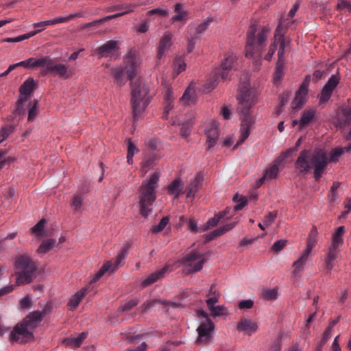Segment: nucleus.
<instances>
[{
    "label": "nucleus",
    "instance_id": "nucleus-48",
    "mask_svg": "<svg viewBox=\"0 0 351 351\" xmlns=\"http://www.w3.org/2000/svg\"><path fill=\"white\" fill-rule=\"evenodd\" d=\"M210 314L213 317H219L226 314L227 309L223 306H215L209 308Z\"/></svg>",
    "mask_w": 351,
    "mask_h": 351
},
{
    "label": "nucleus",
    "instance_id": "nucleus-60",
    "mask_svg": "<svg viewBox=\"0 0 351 351\" xmlns=\"http://www.w3.org/2000/svg\"><path fill=\"white\" fill-rule=\"evenodd\" d=\"M162 117L167 119L169 111L173 108V101H165Z\"/></svg>",
    "mask_w": 351,
    "mask_h": 351
},
{
    "label": "nucleus",
    "instance_id": "nucleus-16",
    "mask_svg": "<svg viewBox=\"0 0 351 351\" xmlns=\"http://www.w3.org/2000/svg\"><path fill=\"white\" fill-rule=\"evenodd\" d=\"M48 73H55L62 78H69L71 76L68 70V66L65 64L58 63L54 59L49 57V63H47V69L44 74Z\"/></svg>",
    "mask_w": 351,
    "mask_h": 351
},
{
    "label": "nucleus",
    "instance_id": "nucleus-14",
    "mask_svg": "<svg viewBox=\"0 0 351 351\" xmlns=\"http://www.w3.org/2000/svg\"><path fill=\"white\" fill-rule=\"evenodd\" d=\"M125 258V256L119 254L116 258L115 261L113 263L112 261L105 263L97 274L90 280V283L96 282L99 280L106 272H114L120 265L122 261Z\"/></svg>",
    "mask_w": 351,
    "mask_h": 351
},
{
    "label": "nucleus",
    "instance_id": "nucleus-63",
    "mask_svg": "<svg viewBox=\"0 0 351 351\" xmlns=\"http://www.w3.org/2000/svg\"><path fill=\"white\" fill-rule=\"evenodd\" d=\"M254 305V302L252 300H241L239 303V307L241 309L251 308Z\"/></svg>",
    "mask_w": 351,
    "mask_h": 351
},
{
    "label": "nucleus",
    "instance_id": "nucleus-59",
    "mask_svg": "<svg viewBox=\"0 0 351 351\" xmlns=\"http://www.w3.org/2000/svg\"><path fill=\"white\" fill-rule=\"evenodd\" d=\"M285 246V240H279V241H276L272 247H271V250L274 252H279L280 251H281L284 247Z\"/></svg>",
    "mask_w": 351,
    "mask_h": 351
},
{
    "label": "nucleus",
    "instance_id": "nucleus-27",
    "mask_svg": "<svg viewBox=\"0 0 351 351\" xmlns=\"http://www.w3.org/2000/svg\"><path fill=\"white\" fill-rule=\"evenodd\" d=\"M258 328L256 322L249 319H243L239 322L237 330L240 332L244 331L249 335L254 333Z\"/></svg>",
    "mask_w": 351,
    "mask_h": 351
},
{
    "label": "nucleus",
    "instance_id": "nucleus-37",
    "mask_svg": "<svg viewBox=\"0 0 351 351\" xmlns=\"http://www.w3.org/2000/svg\"><path fill=\"white\" fill-rule=\"evenodd\" d=\"M38 101L36 99L29 103V110L27 120L29 122L34 121L37 115L38 114Z\"/></svg>",
    "mask_w": 351,
    "mask_h": 351
},
{
    "label": "nucleus",
    "instance_id": "nucleus-41",
    "mask_svg": "<svg viewBox=\"0 0 351 351\" xmlns=\"http://www.w3.org/2000/svg\"><path fill=\"white\" fill-rule=\"evenodd\" d=\"M186 66V64L182 57L176 58L173 61L175 76L179 75L182 71H184Z\"/></svg>",
    "mask_w": 351,
    "mask_h": 351
},
{
    "label": "nucleus",
    "instance_id": "nucleus-29",
    "mask_svg": "<svg viewBox=\"0 0 351 351\" xmlns=\"http://www.w3.org/2000/svg\"><path fill=\"white\" fill-rule=\"evenodd\" d=\"M315 112V110L313 108L305 109L302 112L300 119L298 120L300 130L308 125L314 119Z\"/></svg>",
    "mask_w": 351,
    "mask_h": 351
},
{
    "label": "nucleus",
    "instance_id": "nucleus-45",
    "mask_svg": "<svg viewBox=\"0 0 351 351\" xmlns=\"http://www.w3.org/2000/svg\"><path fill=\"white\" fill-rule=\"evenodd\" d=\"M228 213V208H226L223 212L216 214L213 218L208 219V221H207L208 224L210 226V228L215 226L219 223L220 219L224 217Z\"/></svg>",
    "mask_w": 351,
    "mask_h": 351
},
{
    "label": "nucleus",
    "instance_id": "nucleus-52",
    "mask_svg": "<svg viewBox=\"0 0 351 351\" xmlns=\"http://www.w3.org/2000/svg\"><path fill=\"white\" fill-rule=\"evenodd\" d=\"M344 124L349 123L351 121V106H347L341 110V117Z\"/></svg>",
    "mask_w": 351,
    "mask_h": 351
},
{
    "label": "nucleus",
    "instance_id": "nucleus-1",
    "mask_svg": "<svg viewBox=\"0 0 351 351\" xmlns=\"http://www.w3.org/2000/svg\"><path fill=\"white\" fill-rule=\"evenodd\" d=\"M258 93L254 88H250L248 82L241 83L238 95L239 107L240 110L241 136L234 148L242 144L250 135V129L254 123L251 108L257 101Z\"/></svg>",
    "mask_w": 351,
    "mask_h": 351
},
{
    "label": "nucleus",
    "instance_id": "nucleus-18",
    "mask_svg": "<svg viewBox=\"0 0 351 351\" xmlns=\"http://www.w3.org/2000/svg\"><path fill=\"white\" fill-rule=\"evenodd\" d=\"M214 323L210 319H207L205 322L202 323L197 328L198 337L196 342L208 343L211 338V332L214 330Z\"/></svg>",
    "mask_w": 351,
    "mask_h": 351
},
{
    "label": "nucleus",
    "instance_id": "nucleus-20",
    "mask_svg": "<svg viewBox=\"0 0 351 351\" xmlns=\"http://www.w3.org/2000/svg\"><path fill=\"white\" fill-rule=\"evenodd\" d=\"M204 180V176L201 172L197 173L195 175V177L192 179L189 185L186 186L184 190V193L186 194L187 198H194L195 197V194L197 193L199 189H200L202 182Z\"/></svg>",
    "mask_w": 351,
    "mask_h": 351
},
{
    "label": "nucleus",
    "instance_id": "nucleus-33",
    "mask_svg": "<svg viewBox=\"0 0 351 351\" xmlns=\"http://www.w3.org/2000/svg\"><path fill=\"white\" fill-rule=\"evenodd\" d=\"M345 232V227L339 226L332 235V241L331 246L332 248H338L343 243V235Z\"/></svg>",
    "mask_w": 351,
    "mask_h": 351
},
{
    "label": "nucleus",
    "instance_id": "nucleus-4",
    "mask_svg": "<svg viewBox=\"0 0 351 351\" xmlns=\"http://www.w3.org/2000/svg\"><path fill=\"white\" fill-rule=\"evenodd\" d=\"M138 67V62L135 53L130 51L124 57L123 64L112 69L111 73L114 77V82L119 86L124 85L127 80L133 82Z\"/></svg>",
    "mask_w": 351,
    "mask_h": 351
},
{
    "label": "nucleus",
    "instance_id": "nucleus-25",
    "mask_svg": "<svg viewBox=\"0 0 351 351\" xmlns=\"http://www.w3.org/2000/svg\"><path fill=\"white\" fill-rule=\"evenodd\" d=\"M184 184L180 178H176L171 182L167 186L168 193L174 195V198H178L181 194L184 193Z\"/></svg>",
    "mask_w": 351,
    "mask_h": 351
},
{
    "label": "nucleus",
    "instance_id": "nucleus-40",
    "mask_svg": "<svg viewBox=\"0 0 351 351\" xmlns=\"http://www.w3.org/2000/svg\"><path fill=\"white\" fill-rule=\"evenodd\" d=\"M182 7V5L181 3H176L175 5V12L178 14L171 18L173 22L186 21L187 19V12L186 11H181Z\"/></svg>",
    "mask_w": 351,
    "mask_h": 351
},
{
    "label": "nucleus",
    "instance_id": "nucleus-10",
    "mask_svg": "<svg viewBox=\"0 0 351 351\" xmlns=\"http://www.w3.org/2000/svg\"><path fill=\"white\" fill-rule=\"evenodd\" d=\"M316 243V234L314 231H311L307 239V244L306 248L303 250L302 254L300 258L294 262L293 267V276L296 277L299 273L303 269L304 265L308 258V255L312 251L313 247Z\"/></svg>",
    "mask_w": 351,
    "mask_h": 351
},
{
    "label": "nucleus",
    "instance_id": "nucleus-42",
    "mask_svg": "<svg viewBox=\"0 0 351 351\" xmlns=\"http://www.w3.org/2000/svg\"><path fill=\"white\" fill-rule=\"evenodd\" d=\"M219 77H221L220 73L217 71H215L211 79L205 84V90L210 92L214 89L218 84Z\"/></svg>",
    "mask_w": 351,
    "mask_h": 351
},
{
    "label": "nucleus",
    "instance_id": "nucleus-64",
    "mask_svg": "<svg viewBox=\"0 0 351 351\" xmlns=\"http://www.w3.org/2000/svg\"><path fill=\"white\" fill-rule=\"evenodd\" d=\"M189 224V230L193 232L196 233L198 232L197 223L195 219H190L188 222Z\"/></svg>",
    "mask_w": 351,
    "mask_h": 351
},
{
    "label": "nucleus",
    "instance_id": "nucleus-8",
    "mask_svg": "<svg viewBox=\"0 0 351 351\" xmlns=\"http://www.w3.org/2000/svg\"><path fill=\"white\" fill-rule=\"evenodd\" d=\"M256 25H250L247 30L245 46V56L247 58H252L254 56H260L269 32L266 27H263L257 35H256Z\"/></svg>",
    "mask_w": 351,
    "mask_h": 351
},
{
    "label": "nucleus",
    "instance_id": "nucleus-19",
    "mask_svg": "<svg viewBox=\"0 0 351 351\" xmlns=\"http://www.w3.org/2000/svg\"><path fill=\"white\" fill-rule=\"evenodd\" d=\"M237 60V56L232 52H228L226 55V58L222 61L220 67L215 70L220 73L222 80H226L228 79L229 71L234 67V64Z\"/></svg>",
    "mask_w": 351,
    "mask_h": 351
},
{
    "label": "nucleus",
    "instance_id": "nucleus-22",
    "mask_svg": "<svg viewBox=\"0 0 351 351\" xmlns=\"http://www.w3.org/2000/svg\"><path fill=\"white\" fill-rule=\"evenodd\" d=\"M207 150L213 147L219 138V130L217 123H212L206 131Z\"/></svg>",
    "mask_w": 351,
    "mask_h": 351
},
{
    "label": "nucleus",
    "instance_id": "nucleus-32",
    "mask_svg": "<svg viewBox=\"0 0 351 351\" xmlns=\"http://www.w3.org/2000/svg\"><path fill=\"white\" fill-rule=\"evenodd\" d=\"M87 289L84 288L82 289L80 291L75 293L70 299L68 305L70 307V310L73 311L80 304L82 299L84 298V296L86 294Z\"/></svg>",
    "mask_w": 351,
    "mask_h": 351
},
{
    "label": "nucleus",
    "instance_id": "nucleus-38",
    "mask_svg": "<svg viewBox=\"0 0 351 351\" xmlns=\"http://www.w3.org/2000/svg\"><path fill=\"white\" fill-rule=\"evenodd\" d=\"M211 22V19H207L204 22L199 24L197 27H195L193 25H189L188 26V28L191 32H192V30L195 29V34H201L203 32H204V31H206V29L208 28Z\"/></svg>",
    "mask_w": 351,
    "mask_h": 351
},
{
    "label": "nucleus",
    "instance_id": "nucleus-56",
    "mask_svg": "<svg viewBox=\"0 0 351 351\" xmlns=\"http://www.w3.org/2000/svg\"><path fill=\"white\" fill-rule=\"evenodd\" d=\"M344 9H347L351 12V2L348 0H339L337 4V10L341 11Z\"/></svg>",
    "mask_w": 351,
    "mask_h": 351
},
{
    "label": "nucleus",
    "instance_id": "nucleus-15",
    "mask_svg": "<svg viewBox=\"0 0 351 351\" xmlns=\"http://www.w3.org/2000/svg\"><path fill=\"white\" fill-rule=\"evenodd\" d=\"M339 82V77L337 75H332L326 83L318 98L320 104L326 103L331 97L333 90Z\"/></svg>",
    "mask_w": 351,
    "mask_h": 351
},
{
    "label": "nucleus",
    "instance_id": "nucleus-47",
    "mask_svg": "<svg viewBox=\"0 0 351 351\" xmlns=\"http://www.w3.org/2000/svg\"><path fill=\"white\" fill-rule=\"evenodd\" d=\"M299 7H300V3L297 2L293 5V7L289 10L288 15L287 16V28H288L289 27H291L292 25V24L294 23L295 21H290L289 18L292 19L295 16L296 12L299 9Z\"/></svg>",
    "mask_w": 351,
    "mask_h": 351
},
{
    "label": "nucleus",
    "instance_id": "nucleus-34",
    "mask_svg": "<svg viewBox=\"0 0 351 351\" xmlns=\"http://www.w3.org/2000/svg\"><path fill=\"white\" fill-rule=\"evenodd\" d=\"M132 11H133V9L130 8V9H128V10L124 11V12L117 13V14H112V15H110V16H105V17H104L102 19H100L99 20H95V21H92L90 23H88L87 25H90V27L95 26V25L101 24V23L105 22V21L111 20L112 19H116V18H118L119 16H123L125 14L130 13Z\"/></svg>",
    "mask_w": 351,
    "mask_h": 351
},
{
    "label": "nucleus",
    "instance_id": "nucleus-3",
    "mask_svg": "<svg viewBox=\"0 0 351 351\" xmlns=\"http://www.w3.org/2000/svg\"><path fill=\"white\" fill-rule=\"evenodd\" d=\"M285 21L282 17H280L279 21V24L277 26L274 41L269 47L268 53L266 54L265 59L269 61L275 51L277 49V47L279 46L278 49V60L276 66V71L274 76V83L275 85L278 86L282 78L283 74V69L285 66V58H284V51L285 47Z\"/></svg>",
    "mask_w": 351,
    "mask_h": 351
},
{
    "label": "nucleus",
    "instance_id": "nucleus-61",
    "mask_svg": "<svg viewBox=\"0 0 351 351\" xmlns=\"http://www.w3.org/2000/svg\"><path fill=\"white\" fill-rule=\"evenodd\" d=\"M162 117L167 119L169 111L173 108V101H165Z\"/></svg>",
    "mask_w": 351,
    "mask_h": 351
},
{
    "label": "nucleus",
    "instance_id": "nucleus-53",
    "mask_svg": "<svg viewBox=\"0 0 351 351\" xmlns=\"http://www.w3.org/2000/svg\"><path fill=\"white\" fill-rule=\"evenodd\" d=\"M157 303H160V301L157 299L147 300L141 306V312L145 313L148 311L152 307L154 306Z\"/></svg>",
    "mask_w": 351,
    "mask_h": 351
},
{
    "label": "nucleus",
    "instance_id": "nucleus-51",
    "mask_svg": "<svg viewBox=\"0 0 351 351\" xmlns=\"http://www.w3.org/2000/svg\"><path fill=\"white\" fill-rule=\"evenodd\" d=\"M193 123L192 121L182 123L180 127V134L184 137H187L191 134V128Z\"/></svg>",
    "mask_w": 351,
    "mask_h": 351
},
{
    "label": "nucleus",
    "instance_id": "nucleus-35",
    "mask_svg": "<svg viewBox=\"0 0 351 351\" xmlns=\"http://www.w3.org/2000/svg\"><path fill=\"white\" fill-rule=\"evenodd\" d=\"M180 102L190 105L194 104L195 101V90L193 88L189 86L184 91L183 95L180 99Z\"/></svg>",
    "mask_w": 351,
    "mask_h": 351
},
{
    "label": "nucleus",
    "instance_id": "nucleus-13",
    "mask_svg": "<svg viewBox=\"0 0 351 351\" xmlns=\"http://www.w3.org/2000/svg\"><path fill=\"white\" fill-rule=\"evenodd\" d=\"M125 258V256L119 254L116 258L115 261L113 263L112 261L105 263L97 274L90 280V283L96 282L99 280L106 272H114L120 265L122 261Z\"/></svg>",
    "mask_w": 351,
    "mask_h": 351
},
{
    "label": "nucleus",
    "instance_id": "nucleus-39",
    "mask_svg": "<svg viewBox=\"0 0 351 351\" xmlns=\"http://www.w3.org/2000/svg\"><path fill=\"white\" fill-rule=\"evenodd\" d=\"M56 241L52 239L44 240L37 250L38 254H46L53 247Z\"/></svg>",
    "mask_w": 351,
    "mask_h": 351
},
{
    "label": "nucleus",
    "instance_id": "nucleus-11",
    "mask_svg": "<svg viewBox=\"0 0 351 351\" xmlns=\"http://www.w3.org/2000/svg\"><path fill=\"white\" fill-rule=\"evenodd\" d=\"M205 262L206 259L204 255L195 251H192L187 254L182 260V264L190 267L188 271L189 273H195L200 271Z\"/></svg>",
    "mask_w": 351,
    "mask_h": 351
},
{
    "label": "nucleus",
    "instance_id": "nucleus-36",
    "mask_svg": "<svg viewBox=\"0 0 351 351\" xmlns=\"http://www.w3.org/2000/svg\"><path fill=\"white\" fill-rule=\"evenodd\" d=\"M337 249L338 248H332V246H330L329 248V251H328L326 258V267H325V269L328 271H330L333 268V261L337 258Z\"/></svg>",
    "mask_w": 351,
    "mask_h": 351
},
{
    "label": "nucleus",
    "instance_id": "nucleus-5",
    "mask_svg": "<svg viewBox=\"0 0 351 351\" xmlns=\"http://www.w3.org/2000/svg\"><path fill=\"white\" fill-rule=\"evenodd\" d=\"M160 175L154 172L149 180L143 182L139 195L140 213L143 217H146L152 211L151 206L156 200V195L155 189L159 180Z\"/></svg>",
    "mask_w": 351,
    "mask_h": 351
},
{
    "label": "nucleus",
    "instance_id": "nucleus-57",
    "mask_svg": "<svg viewBox=\"0 0 351 351\" xmlns=\"http://www.w3.org/2000/svg\"><path fill=\"white\" fill-rule=\"evenodd\" d=\"M146 146L151 151H155L158 149L159 141L156 138H149L145 142Z\"/></svg>",
    "mask_w": 351,
    "mask_h": 351
},
{
    "label": "nucleus",
    "instance_id": "nucleus-44",
    "mask_svg": "<svg viewBox=\"0 0 351 351\" xmlns=\"http://www.w3.org/2000/svg\"><path fill=\"white\" fill-rule=\"evenodd\" d=\"M27 97H20L16 102V108L14 111L16 115H23L25 114V110L24 108V104L27 102Z\"/></svg>",
    "mask_w": 351,
    "mask_h": 351
},
{
    "label": "nucleus",
    "instance_id": "nucleus-23",
    "mask_svg": "<svg viewBox=\"0 0 351 351\" xmlns=\"http://www.w3.org/2000/svg\"><path fill=\"white\" fill-rule=\"evenodd\" d=\"M173 35L169 32H166L161 38L158 47L157 58L161 59L165 53L170 48L172 45Z\"/></svg>",
    "mask_w": 351,
    "mask_h": 351
},
{
    "label": "nucleus",
    "instance_id": "nucleus-54",
    "mask_svg": "<svg viewBox=\"0 0 351 351\" xmlns=\"http://www.w3.org/2000/svg\"><path fill=\"white\" fill-rule=\"evenodd\" d=\"M163 97L165 101H173L175 97L172 88L171 86H166L165 90L163 92Z\"/></svg>",
    "mask_w": 351,
    "mask_h": 351
},
{
    "label": "nucleus",
    "instance_id": "nucleus-2",
    "mask_svg": "<svg viewBox=\"0 0 351 351\" xmlns=\"http://www.w3.org/2000/svg\"><path fill=\"white\" fill-rule=\"evenodd\" d=\"M326 154L322 149L311 153L310 151H302L296 162L297 167L300 171L306 173L309 169H314V178L319 180L328 165Z\"/></svg>",
    "mask_w": 351,
    "mask_h": 351
},
{
    "label": "nucleus",
    "instance_id": "nucleus-28",
    "mask_svg": "<svg viewBox=\"0 0 351 351\" xmlns=\"http://www.w3.org/2000/svg\"><path fill=\"white\" fill-rule=\"evenodd\" d=\"M36 86L34 80L32 77H29L20 87V97H27V100H28L29 96L36 88Z\"/></svg>",
    "mask_w": 351,
    "mask_h": 351
},
{
    "label": "nucleus",
    "instance_id": "nucleus-43",
    "mask_svg": "<svg viewBox=\"0 0 351 351\" xmlns=\"http://www.w3.org/2000/svg\"><path fill=\"white\" fill-rule=\"evenodd\" d=\"M84 200L83 195L81 194H76L71 202V206L73 208V210L75 213H77L80 211L81 206L82 205V202Z\"/></svg>",
    "mask_w": 351,
    "mask_h": 351
},
{
    "label": "nucleus",
    "instance_id": "nucleus-55",
    "mask_svg": "<svg viewBox=\"0 0 351 351\" xmlns=\"http://www.w3.org/2000/svg\"><path fill=\"white\" fill-rule=\"evenodd\" d=\"M263 296L266 300H274L277 298V290L276 289H265L263 291Z\"/></svg>",
    "mask_w": 351,
    "mask_h": 351
},
{
    "label": "nucleus",
    "instance_id": "nucleus-6",
    "mask_svg": "<svg viewBox=\"0 0 351 351\" xmlns=\"http://www.w3.org/2000/svg\"><path fill=\"white\" fill-rule=\"evenodd\" d=\"M130 84L132 88L131 104L133 117L136 120L149 104L151 97L148 95V88L140 80L133 81Z\"/></svg>",
    "mask_w": 351,
    "mask_h": 351
},
{
    "label": "nucleus",
    "instance_id": "nucleus-49",
    "mask_svg": "<svg viewBox=\"0 0 351 351\" xmlns=\"http://www.w3.org/2000/svg\"><path fill=\"white\" fill-rule=\"evenodd\" d=\"M14 128L12 125L3 127L0 130V143L6 139L8 136L13 133Z\"/></svg>",
    "mask_w": 351,
    "mask_h": 351
},
{
    "label": "nucleus",
    "instance_id": "nucleus-24",
    "mask_svg": "<svg viewBox=\"0 0 351 351\" xmlns=\"http://www.w3.org/2000/svg\"><path fill=\"white\" fill-rule=\"evenodd\" d=\"M169 265H166L162 269L149 274L141 283L143 287H146L159 279L164 277L165 274L168 271Z\"/></svg>",
    "mask_w": 351,
    "mask_h": 351
},
{
    "label": "nucleus",
    "instance_id": "nucleus-26",
    "mask_svg": "<svg viewBox=\"0 0 351 351\" xmlns=\"http://www.w3.org/2000/svg\"><path fill=\"white\" fill-rule=\"evenodd\" d=\"M118 47V43L116 40H108L103 45L96 49V53L100 58L108 57L112 52Z\"/></svg>",
    "mask_w": 351,
    "mask_h": 351
},
{
    "label": "nucleus",
    "instance_id": "nucleus-30",
    "mask_svg": "<svg viewBox=\"0 0 351 351\" xmlns=\"http://www.w3.org/2000/svg\"><path fill=\"white\" fill-rule=\"evenodd\" d=\"M49 61V56H43L40 58H28L29 69H36L40 67L47 69V63Z\"/></svg>",
    "mask_w": 351,
    "mask_h": 351
},
{
    "label": "nucleus",
    "instance_id": "nucleus-9",
    "mask_svg": "<svg viewBox=\"0 0 351 351\" xmlns=\"http://www.w3.org/2000/svg\"><path fill=\"white\" fill-rule=\"evenodd\" d=\"M43 315L39 311H34L29 313L23 323L17 324L10 333V339L14 341L19 340V335L28 337L32 335V332L28 331V328H34L37 326L43 318Z\"/></svg>",
    "mask_w": 351,
    "mask_h": 351
},
{
    "label": "nucleus",
    "instance_id": "nucleus-31",
    "mask_svg": "<svg viewBox=\"0 0 351 351\" xmlns=\"http://www.w3.org/2000/svg\"><path fill=\"white\" fill-rule=\"evenodd\" d=\"M161 156L157 153L147 154L141 162V169L146 173L155 161L159 160Z\"/></svg>",
    "mask_w": 351,
    "mask_h": 351
},
{
    "label": "nucleus",
    "instance_id": "nucleus-12",
    "mask_svg": "<svg viewBox=\"0 0 351 351\" xmlns=\"http://www.w3.org/2000/svg\"><path fill=\"white\" fill-rule=\"evenodd\" d=\"M285 166V152H282L280 156L275 160L271 167L267 169L262 178L258 180V185L261 186L263 184L266 179H273L276 177L280 169H282Z\"/></svg>",
    "mask_w": 351,
    "mask_h": 351
},
{
    "label": "nucleus",
    "instance_id": "nucleus-46",
    "mask_svg": "<svg viewBox=\"0 0 351 351\" xmlns=\"http://www.w3.org/2000/svg\"><path fill=\"white\" fill-rule=\"evenodd\" d=\"M169 221V217L166 216L163 217L158 225L153 226L152 231L153 233H158L162 231Z\"/></svg>",
    "mask_w": 351,
    "mask_h": 351
},
{
    "label": "nucleus",
    "instance_id": "nucleus-17",
    "mask_svg": "<svg viewBox=\"0 0 351 351\" xmlns=\"http://www.w3.org/2000/svg\"><path fill=\"white\" fill-rule=\"evenodd\" d=\"M308 83L303 82L295 93V98L291 102V108L295 111L301 109L306 104V95L308 93Z\"/></svg>",
    "mask_w": 351,
    "mask_h": 351
},
{
    "label": "nucleus",
    "instance_id": "nucleus-50",
    "mask_svg": "<svg viewBox=\"0 0 351 351\" xmlns=\"http://www.w3.org/2000/svg\"><path fill=\"white\" fill-rule=\"evenodd\" d=\"M46 221L45 219L40 220L34 227L31 228L32 232L40 237L44 229Z\"/></svg>",
    "mask_w": 351,
    "mask_h": 351
},
{
    "label": "nucleus",
    "instance_id": "nucleus-7",
    "mask_svg": "<svg viewBox=\"0 0 351 351\" xmlns=\"http://www.w3.org/2000/svg\"><path fill=\"white\" fill-rule=\"evenodd\" d=\"M16 285H25L31 282L36 276L38 263L26 254L19 255L15 261Z\"/></svg>",
    "mask_w": 351,
    "mask_h": 351
},
{
    "label": "nucleus",
    "instance_id": "nucleus-62",
    "mask_svg": "<svg viewBox=\"0 0 351 351\" xmlns=\"http://www.w3.org/2000/svg\"><path fill=\"white\" fill-rule=\"evenodd\" d=\"M159 14L160 16H167L168 11L161 8H155L147 12V15Z\"/></svg>",
    "mask_w": 351,
    "mask_h": 351
},
{
    "label": "nucleus",
    "instance_id": "nucleus-21",
    "mask_svg": "<svg viewBox=\"0 0 351 351\" xmlns=\"http://www.w3.org/2000/svg\"><path fill=\"white\" fill-rule=\"evenodd\" d=\"M78 16H82V14L80 13L71 14L65 17L60 16V17H58L56 19H53L51 20L41 21V22L35 23L34 25V27H40V29H41V31H42V30L45 29L47 26L55 25L58 23H66V22H68L69 21H70L75 17H78Z\"/></svg>",
    "mask_w": 351,
    "mask_h": 351
},
{
    "label": "nucleus",
    "instance_id": "nucleus-58",
    "mask_svg": "<svg viewBox=\"0 0 351 351\" xmlns=\"http://www.w3.org/2000/svg\"><path fill=\"white\" fill-rule=\"evenodd\" d=\"M138 303V300H131L127 302L124 305H123L121 308L123 312L128 311L131 310L133 307L136 306Z\"/></svg>",
    "mask_w": 351,
    "mask_h": 351
}]
</instances>
